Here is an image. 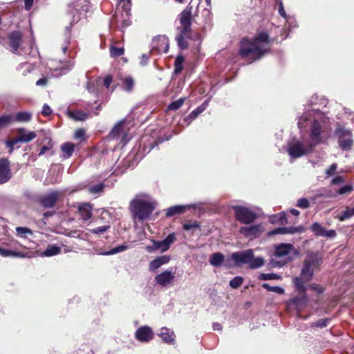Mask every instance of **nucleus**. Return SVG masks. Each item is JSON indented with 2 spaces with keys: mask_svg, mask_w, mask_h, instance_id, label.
<instances>
[{
  "mask_svg": "<svg viewBox=\"0 0 354 354\" xmlns=\"http://www.w3.org/2000/svg\"><path fill=\"white\" fill-rule=\"evenodd\" d=\"M153 250H160L162 252H164L168 250V248L165 243L164 240L162 241H153Z\"/></svg>",
  "mask_w": 354,
  "mask_h": 354,
  "instance_id": "45",
  "label": "nucleus"
},
{
  "mask_svg": "<svg viewBox=\"0 0 354 354\" xmlns=\"http://www.w3.org/2000/svg\"><path fill=\"white\" fill-rule=\"evenodd\" d=\"M32 113L28 111H19L15 115H12L13 122H28L32 119Z\"/></svg>",
  "mask_w": 354,
  "mask_h": 354,
  "instance_id": "28",
  "label": "nucleus"
},
{
  "mask_svg": "<svg viewBox=\"0 0 354 354\" xmlns=\"http://www.w3.org/2000/svg\"><path fill=\"white\" fill-rule=\"evenodd\" d=\"M321 263L322 259L317 256H313L309 259H305L303 263L300 276L293 278L292 281L295 288L296 290L301 294V299H307V287L305 286V283L312 280L315 270L319 269ZM299 300V298L295 297L292 299V302L297 304Z\"/></svg>",
  "mask_w": 354,
  "mask_h": 354,
  "instance_id": "3",
  "label": "nucleus"
},
{
  "mask_svg": "<svg viewBox=\"0 0 354 354\" xmlns=\"http://www.w3.org/2000/svg\"><path fill=\"white\" fill-rule=\"evenodd\" d=\"M12 177L10 161L8 158H0V184L7 183Z\"/></svg>",
  "mask_w": 354,
  "mask_h": 354,
  "instance_id": "14",
  "label": "nucleus"
},
{
  "mask_svg": "<svg viewBox=\"0 0 354 354\" xmlns=\"http://www.w3.org/2000/svg\"><path fill=\"white\" fill-rule=\"evenodd\" d=\"M74 149L75 145L70 142H64L61 147L62 151L64 153L68 158L72 156L74 152Z\"/></svg>",
  "mask_w": 354,
  "mask_h": 354,
  "instance_id": "34",
  "label": "nucleus"
},
{
  "mask_svg": "<svg viewBox=\"0 0 354 354\" xmlns=\"http://www.w3.org/2000/svg\"><path fill=\"white\" fill-rule=\"evenodd\" d=\"M176 240V234L175 233L169 234L165 239V243L166 244L168 250L169 249L171 245Z\"/></svg>",
  "mask_w": 354,
  "mask_h": 354,
  "instance_id": "53",
  "label": "nucleus"
},
{
  "mask_svg": "<svg viewBox=\"0 0 354 354\" xmlns=\"http://www.w3.org/2000/svg\"><path fill=\"white\" fill-rule=\"evenodd\" d=\"M337 169V164L336 163H333L332 164L329 168H328L326 171V174L329 176H331L333 174V173L335 171V170Z\"/></svg>",
  "mask_w": 354,
  "mask_h": 354,
  "instance_id": "63",
  "label": "nucleus"
},
{
  "mask_svg": "<svg viewBox=\"0 0 354 354\" xmlns=\"http://www.w3.org/2000/svg\"><path fill=\"white\" fill-rule=\"evenodd\" d=\"M264 259L261 257H254V252H252V258L250 262H249V266L251 269H257L264 265Z\"/></svg>",
  "mask_w": 354,
  "mask_h": 354,
  "instance_id": "33",
  "label": "nucleus"
},
{
  "mask_svg": "<svg viewBox=\"0 0 354 354\" xmlns=\"http://www.w3.org/2000/svg\"><path fill=\"white\" fill-rule=\"evenodd\" d=\"M308 288L314 291H316L318 293H322L324 291V289L320 285L315 283L310 284L308 286Z\"/></svg>",
  "mask_w": 354,
  "mask_h": 354,
  "instance_id": "59",
  "label": "nucleus"
},
{
  "mask_svg": "<svg viewBox=\"0 0 354 354\" xmlns=\"http://www.w3.org/2000/svg\"><path fill=\"white\" fill-rule=\"evenodd\" d=\"M92 205L87 203H82L77 207L78 214L84 221L89 220L92 217Z\"/></svg>",
  "mask_w": 354,
  "mask_h": 354,
  "instance_id": "21",
  "label": "nucleus"
},
{
  "mask_svg": "<svg viewBox=\"0 0 354 354\" xmlns=\"http://www.w3.org/2000/svg\"><path fill=\"white\" fill-rule=\"evenodd\" d=\"M272 223H279L281 225H286L288 223V218L284 212H280L277 215L273 216L270 218Z\"/></svg>",
  "mask_w": 354,
  "mask_h": 354,
  "instance_id": "30",
  "label": "nucleus"
},
{
  "mask_svg": "<svg viewBox=\"0 0 354 354\" xmlns=\"http://www.w3.org/2000/svg\"><path fill=\"white\" fill-rule=\"evenodd\" d=\"M225 260V256L221 252L213 253L209 259V263L214 267H220L223 265Z\"/></svg>",
  "mask_w": 354,
  "mask_h": 354,
  "instance_id": "27",
  "label": "nucleus"
},
{
  "mask_svg": "<svg viewBox=\"0 0 354 354\" xmlns=\"http://www.w3.org/2000/svg\"><path fill=\"white\" fill-rule=\"evenodd\" d=\"M174 274L169 270H165L155 277V281L161 286H166L174 279Z\"/></svg>",
  "mask_w": 354,
  "mask_h": 354,
  "instance_id": "18",
  "label": "nucleus"
},
{
  "mask_svg": "<svg viewBox=\"0 0 354 354\" xmlns=\"http://www.w3.org/2000/svg\"><path fill=\"white\" fill-rule=\"evenodd\" d=\"M161 43V45L156 44L153 46V48L156 49L158 53H167L169 50L168 39L165 36H158L153 40V43Z\"/></svg>",
  "mask_w": 354,
  "mask_h": 354,
  "instance_id": "23",
  "label": "nucleus"
},
{
  "mask_svg": "<svg viewBox=\"0 0 354 354\" xmlns=\"http://www.w3.org/2000/svg\"><path fill=\"white\" fill-rule=\"evenodd\" d=\"M62 196V192L58 190H51L46 194L39 196L37 203L44 209H51L55 207Z\"/></svg>",
  "mask_w": 354,
  "mask_h": 354,
  "instance_id": "10",
  "label": "nucleus"
},
{
  "mask_svg": "<svg viewBox=\"0 0 354 354\" xmlns=\"http://www.w3.org/2000/svg\"><path fill=\"white\" fill-rule=\"evenodd\" d=\"M279 4V14L283 18H287L286 11L284 10L283 4L281 0H276Z\"/></svg>",
  "mask_w": 354,
  "mask_h": 354,
  "instance_id": "58",
  "label": "nucleus"
},
{
  "mask_svg": "<svg viewBox=\"0 0 354 354\" xmlns=\"http://www.w3.org/2000/svg\"><path fill=\"white\" fill-rule=\"evenodd\" d=\"M13 122L12 115H0V127H6Z\"/></svg>",
  "mask_w": 354,
  "mask_h": 354,
  "instance_id": "46",
  "label": "nucleus"
},
{
  "mask_svg": "<svg viewBox=\"0 0 354 354\" xmlns=\"http://www.w3.org/2000/svg\"><path fill=\"white\" fill-rule=\"evenodd\" d=\"M271 41L266 31L258 33L252 39L244 37L241 40L239 54L251 61L261 59L270 48Z\"/></svg>",
  "mask_w": 354,
  "mask_h": 354,
  "instance_id": "1",
  "label": "nucleus"
},
{
  "mask_svg": "<svg viewBox=\"0 0 354 354\" xmlns=\"http://www.w3.org/2000/svg\"><path fill=\"white\" fill-rule=\"evenodd\" d=\"M189 205H177L171 206L164 209V211L165 212L166 217L169 218L172 217L175 215L182 214L186 211V209H189Z\"/></svg>",
  "mask_w": 354,
  "mask_h": 354,
  "instance_id": "22",
  "label": "nucleus"
},
{
  "mask_svg": "<svg viewBox=\"0 0 354 354\" xmlns=\"http://www.w3.org/2000/svg\"><path fill=\"white\" fill-rule=\"evenodd\" d=\"M352 216L353 215L351 214L350 208L348 207H346V209L344 211L339 212L335 216V218H338L339 221H344Z\"/></svg>",
  "mask_w": 354,
  "mask_h": 354,
  "instance_id": "38",
  "label": "nucleus"
},
{
  "mask_svg": "<svg viewBox=\"0 0 354 354\" xmlns=\"http://www.w3.org/2000/svg\"><path fill=\"white\" fill-rule=\"evenodd\" d=\"M17 136L15 138L18 142L28 143L37 137V133L34 131H27L25 128H18L17 129Z\"/></svg>",
  "mask_w": 354,
  "mask_h": 354,
  "instance_id": "17",
  "label": "nucleus"
},
{
  "mask_svg": "<svg viewBox=\"0 0 354 354\" xmlns=\"http://www.w3.org/2000/svg\"><path fill=\"white\" fill-rule=\"evenodd\" d=\"M18 143L17 140H16V138H13V139H10V140H8L6 142V145L7 146V147L9 148V153H11L14 149H15V145Z\"/></svg>",
  "mask_w": 354,
  "mask_h": 354,
  "instance_id": "56",
  "label": "nucleus"
},
{
  "mask_svg": "<svg viewBox=\"0 0 354 354\" xmlns=\"http://www.w3.org/2000/svg\"><path fill=\"white\" fill-rule=\"evenodd\" d=\"M113 20L121 30H124L131 24L130 15L128 14H124L123 12H120L119 11L115 12L113 16Z\"/></svg>",
  "mask_w": 354,
  "mask_h": 354,
  "instance_id": "16",
  "label": "nucleus"
},
{
  "mask_svg": "<svg viewBox=\"0 0 354 354\" xmlns=\"http://www.w3.org/2000/svg\"><path fill=\"white\" fill-rule=\"evenodd\" d=\"M338 139V145L343 151H348L353 145L351 131L338 125L334 132Z\"/></svg>",
  "mask_w": 354,
  "mask_h": 354,
  "instance_id": "6",
  "label": "nucleus"
},
{
  "mask_svg": "<svg viewBox=\"0 0 354 354\" xmlns=\"http://www.w3.org/2000/svg\"><path fill=\"white\" fill-rule=\"evenodd\" d=\"M185 97H180L178 100L170 103L167 106V109L170 110V111L178 110L183 106V104L185 102Z\"/></svg>",
  "mask_w": 354,
  "mask_h": 354,
  "instance_id": "39",
  "label": "nucleus"
},
{
  "mask_svg": "<svg viewBox=\"0 0 354 354\" xmlns=\"http://www.w3.org/2000/svg\"><path fill=\"white\" fill-rule=\"evenodd\" d=\"M123 84L125 91L130 92L134 86V80L131 77L128 76L124 80Z\"/></svg>",
  "mask_w": 354,
  "mask_h": 354,
  "instance_id": "44",
  "label": "nucleus"
},
{
  "mask_svg": "<svg viewBox=\"0 0 354 354\" xmlns=\"http://www.w3.org/2000/svg\"><path fill=\"white\" fill-rule=\"evenodd\" d=\"M324 132V131L321 123L318 120H315L312 124L310 133L311 142L308 143L310 145H313V149L316 145L322 142V133Z\"/></svg>",
  "mask_w": 354,
  "mask_h": 354,
  "instance_id": "12",
  "label": "nucleus"
},
{
  "mask_svg": "<svg viewBox=\"0 0 354 354\" xmlns=\"http://www.w3.org/2000/svg\"><path fill=\"white\" fill-rule=\"evenodd\" d=\"M16 232H17V235H19L20 236H23L27 234H32V230L30 229H29L28 227H17L16 228Z\"/></svg>",
  "mask_w": 354,
  "mask_h": 354,
  "instance_id": "52",
  "label": "nucleus"
},
{
  "mask_svg": "<svg viewBox=\"0 0 354 354\" xmlns=\"http://www.w3.org/2000/svg\"><path fill=\"white\" fill-rule=\"evenodd\" d=\"M293 245L290 243H281L275 247L274 252L270 260V264L272 267H282L288 263L291 259L286 258L293 249Z\"/></svg>",
  "mask_w": 354,
  "mask_h": 354,
  "instance_id": "5",
  "label": "nucleus"
},
{
  "mask_svg": "<svg viewBox=\"0 0 354 354\" xmlns=\"http://www.w3.org/2000/svg\"><path fill=\"white\" fill-rule=\"evenodd\" d=\"M185 57L182 55H179L176 57L174 62V73L178 75L180 74L183 70V63Z\"/></svg>",
  "mask_w": 354,
  "mask_h": 354,
  "instance_id": "31",
  "label": "nucleus"
},
{
  "mask_svg": "<svg viewBox=\"0 0 354 354\" xmlns=\"http://www.w3.org/2000/svg\"><path fill=\"white\" fill-rule=\"evenodd\" d=\"M48 79L46 76H44V77L40 78L36 82L37 86H46L48 83Z\"/></svg>",
  "mask_w": 354,
  "mask_h": 354,
  "instance_id": "64",
  "label": "nucleus"
},
{
  "mask_svg": "<svg viewBox=\"0 0 354 354\" xmlns=\"http://www.w3.org/2000/svg\"><path fill=\"white\" fill-rule=\"evenodd\" d=\"M41 113L44 116H49L52 114V109L48 104H45L42 107Z\"/></svg>",
  "mask_w": 354,
  "mask_h": 354,
  "instance_id": "61",
  "label": "nucleus"
},
{
  "mask_svg": "<svg viewBox=\"0 0 354 354\" xmlns=\"http://www.w3.org/2000/svg\"><path fill=\"white\" fill-rule=\"evenodd\" d=\"M22 37L23 34L19 30H15L9 34V44L13 53H15L18 51L21 44H22Z\"/></svg>",
  "mask_w": 354,
  "mask_h": 354,
  "instance_id": "15",
  "label": "nucleus"
},
{
  "mask_svg": "<svg viewBox=\"0 0 354 354\" xmlns=\"http://www.w3.org/2000/svg\"><path fill=\"white\" fill-rule=\"evenodd\" d=\"M337 235L336 231L335 230H327L326 228L324 232V234L322 236L327 238H334Z\"/></svg>",
  "mask_w": 354,
  "mask_h": 354,
  "instance_id": "60",
  "label": "nucleus"
},
{
  "mask_svg": "<svg viewBox=\"0 0 354 354\" xmlns=\"http://www.w3.org/2000/svg\"><path fill=\"white\" fill-rule=\"evenodd\" d=\"M109 228H110V225H103V226L97 227L91 230V232L94 234H104Z\"/></svg>",
  "mask_w": 354,
  "mask_h": 354,
  "instance_id": "51",
  "label": "nucleus"
},
{
  "mask_svg": "<svg viewBox=\"0 0 354 354\" xmlns=\"http://www.w3.org/2000/svg\"><path fill=\"white\" fill-rule=\"evenodd\" d=\"M124 53L123 47H117L111 45L110 47V55L112 57L117 58L122 55Z\"/></svg>",
  "mask_w": 354,
  "mask_h": 354,
  "instance_id": "36",
  "label": "nucleus"
},
{
  "mask_svg": "<svg viewBox=\"0 0 354 354\" xmlns=\"http://www.w3.org/2000/svg\"><path fill=\"white\" fill-rule=\"evenodd\" d=\"M313 150V145H310L308 143L306 145H304L300 141H295L289 144L287 151L291 158H298L311 153Z\"/></svg>",
  "mask_w": 354,
  "mask_h": 354,
  "instance_id": "9",
  "label": "nucleus"
},
{
  "mask_svg": "<svg viewBox=\"0 0 354 354\" xmlns=\"http://www.w3.org/2000/svg\"><path fill=\"white\" fill-rule=\"evenodd\" d=\"M113 82V78H112V76L110 75H106L104 78V80H103V84H104V86L106 87V88H109L111 85V84Z\"/></svg>",
  "mask_w": 354,
  "mask_h": 354,
  "instance_id": "62",
  "label": "nucleus"
},
{
  "mask_svg": "<svg viewBox=\"0 0 354 354\" xmlns=\"http://www.w3.org/2000/svg\"><path fill=\"white\" fill-rule=\"evenodd\" d=\"M131 1H127L124 3L122 6V12L124 14H128L131 15Z\"/></svg>",
  "mask_w": 354,
  "mask_h": 354,
  "instance_id": "57",
  "label": "nucleus"
},
{
  "mask_svg": "<svg viewBox=\"0 0 354 354\" xmlns=\"http://www.w3.org/2000/svg\"><path fill=\"white\" fill-rule=\"evenodd\" d=\"M159 336L166 344H172L175 342L174 332L167 328H162Z\"/></svg>",
  "mask_w": 354,
  "mask_h": 354,
  "instance_id": "24",
  "label": "nucleus"
},
{
  "mask_svg": "<svg viewBox=\"0 0 354 354\" xmlns=\"http://www.w3.org/2000/svg\"><path fill=\"white\" fill-rule=\"evenodd\" d=\"M239 232L246 237L254 236L260 232V225H253L249 227H241Z\"/></svg>",
  "mask_w": 354,
  "mask_h": 354,
  "instance_id": "25",
  "label": "nucleus"
},
{
  "mask_svg": "<svg viewBox=\"0 0 354 354\" xmlns=\"http://www.w3.org/2000/svg\"><path fill=\"white\" fill-rule=\"evenodd\" d=\"M232 209L236 219L243 224H250L257 218V214L246 207L235 205Z\"/></svg>",
  "mask_w": 354,
  "mask_h": 354,
  "instance_id": "8",
  "label": "nucleus"
},
{
  "mask_svg": "<svg viewBox=\"0 0 354 354\" xmlns=\"http://www.w3.org/2000/svg\"><path fill=\"white\" fill-rule=\"evenodd\" d=\"M155 209L150 202L143 200H134L131 203V210L134 218L144 221L149 218Z\"/></svg>",
  "mask_w": 354,
  "mask_h": 354,
  "instance_id": "4",
  "label": "nucleus"
},
{
  "mask_svg": "<svg viewBox=\"0 0 354 354\" xmlns=\"http://www.w3.org/2000/svg\"><path fill=\"white\" fill-rule=\"evenodd\" d=\"M171 260L169 255H162L155 258L149 263V269L150 271L154 272L162 265L168 263Z\"/></svg>",
  "mask_w": 354,
  "mask_h": 354,
  "instance_id": "19",
  "label": "nucleus"
},
{
  "mask_svg": "<svg viewBox=\"0 0 354 354\" xmlns=\"http://www.w3.org/2000/svg\"><path fill=\"white\" fill-rule=\"evenodd\" d=\"M311 230L314 232L317 236H322L325 227L317 222L313 223L310 227Z\"/></svg>",
  "mask_w": 354,
  "mask_h": 354,
  "instance_id": "35",
  "label": "nucleus"
},
{
  "mask_svg": "<svg viewBox=\"0 0 354 354\" xmlns=\"http://www.w3.org/2000/svg\"><path fill=\"white\" fill-rule=\"evenodd\" d=\"M104 187V184L101 183L89 187L88 191L91 194L100 193L103 192Z\"/></svg>",
  "mask_w": 354,
  "mask_h": 354,
  "instance_id": "48",
  "label": "nucleus"
},
{
  "mask_svg": "<svg viewBox=\"0 0 354 354\" xmlns=\"http://www.w3.org/2000/svg\"><path fill=\"white\" fill-rule=\"evenodd\" d=\"M125 124V120H122L119 121L112 129L111 132L109 133V138L111 139L118 138L124 131V127Z\"/></svg>",
  "mask_w": 354,
  "mask_h": 354,
  "instance_id": "26",
  "label": "nucleus"
},
{
  "mask_svg": "<svg viewBox=\"0 0 354 354\" xmlns=\"http://www.w3.org/2000/svg\"><path fill=\"white\" fill-rule=\"evenodd\" d=\"M61 252V248L56 245H50L47 247L43 254L46 257H52Z\"/></svg>",
  "mask_w": 354,
  "mask_h": 354,
  "instance_id": "32",
  "label": "nucleus"
},
{
  "mask_svg": "<svg viewBox=\"0 0 354 354\" xmlns=\"http://www.w3.org/2000/svg\"><path fill=\"white\" fill-rule=\"evenodd\" d=\"M192 6L190 3L178 15L180 26L176 28L178 34L175 37L177 45L181 50H187L189 46L188 39L194 41L202 42L201 35L192 29L194 17L192 16Z\"/></svg>",
  "mask_w": 354,
  "mask_h": 354,
  "instance_id": "2",
  "label": "nucleus"
},
{
  "mask_svg": "<svg viewBox=\"0 0 354 354\" xmlns=\"http://www.w3.org/2000/svg\"><path fill=\"white\" fill-rule=\"evenodd\" d=\"M127 248H128L127 245H118L117 247H115V248H112L109 252H107L106 254H109V255L114 254H116V253H118V252H123V251L126 250Z\"/></svg>",
  "mask_w": 354,
  "mask_h": 354,
  "instance_id": "49",
  "label": "nucleus"
},
{
  "mask_svg": "<svg viewBox=\"0 0 354 354\" xmlns=\"http://www.w3.org/2000/svg\"><path fill=\"white\" fill-rule=\"evenodd\" d=\"M68 115L70 118H73L77 121H84L86 120L89 115L83 111L77 110L75 111H69Z\"/></svg>",
  "mask_w": 354,
  "mask_h": 354,
  "instance_id": "29",
  "label": "nucleus"
},
{
  "mask_svg": "<svg viewBox=\"0 0 354 354\" xmlns=\"http://www.w3.org/2000/svg\"><path fill=\"white\" fill-rule=\"evenodd\" d=\"M23 75H27L34 71V66L28 63L21 64L18 68Z\"/></svg>",
  "mask_w": 354,
  "mask_h": 354,
  "instance_id": "37",
  "label": "nucleus"
},
{
  "mask_svg": "<svg viewBox=\"0 0 354 354\" xmlns=\"http://www.w3.org/2000/svg\"><path fill=\"white\" fill-rule=\"evenodd\" d=\"M258 279L259 280H274L280 279L281 277L276 273H261L259 274Z\"/></svg>",
  "mask_w": 354,
  "mask_h": 354,
  "instance_id": "42",
  "label": "nucleus"
},
{
  "mask_svg": "<svg viewBox=\"0 0 354 354\" xmlns=\"http://www.w3.org/2000/svg\"><path fill=\"white\" fill-rule=\"evenodd\" d=\"M262 287L268 291L276 292L279 295L284 293V289L280 286H271L270 284L264 283L262 284Z\"/></svg>",
  "mask_w": 354,
  "mask_h": 354,
  "instance_id": "40",
  "label": "nucleus"
},
{
  "mask_svg": "<svg viewBox=\"0 0 354 354\" xmlns=\"http://www.w3.org/2000/svg\"><path fill=\"white\" fill-rule=\"evenodd\" d=\"M3 245L10 247L12 249H4L2 248L1 256L4 257L26 258L30 257V252H26L24 248L15 241L8 243H3Z\"/></svg>",
  "mask_w": 354,
  "mask_h": 354,
  "instance_id": "7",
  "label": "nucleus"
},
{
  "mask_svg": "<svg viewBox=\"0 0 354 354\" xmlns=\"http://www.w3.org/2000/svg\"><path fill=\"white\" fill-rule=\"evenodd\" d=\"M201 223L200 222L195 221H189L186 223L183 224V229L185 231H189L191 230L200 229Z\"/></svg>",
  "mask_w": 354,
  "mask_h": 354,
  "instance_id": "41",
  "label": "nucleus"
},
{
  "mask_svg": "<svg viewBox=\"0 0 354 354\" xmlns=\"http://www.w3.org/2000/svg\"><path fill=\"white\" fill-rule=\"evenodd\" d=\"M302 227H277L268 232L269 236H273L276 234H295L297 232H301Z\"/></svg>",
  "mask_w": 354,
  "mask_h": 354,
  "instance_id": "20",
  "label": "nucleus"
},
{
  "mask_svg": "<svg viewBox=\"0 0 354 354\" xmlns=\"http://www.w3.org/2000/svg\"><path fill=\"white\" fill-rule=\"evenodd\" d=\"M243 282V277H240V276H237V277H235L234 278H233L230 281V286L232 288L236 289L242 285Z\"/></svg>",
  "mask_w": 354,
  "mask_h": 354,
  "instance_id": "47",
  "label": "nucleus"
},
{
  "mask_svg": "<svg viewBox=\"0 0 354 354\" xmlns=\"http://www.w3.org/2000/svg\"><path fill=\"white\" fill-rule=\"evenodd\" d=\"M252 258V250L248 249L244 251L233 252L231 260L234 261V266L239 267L243 264H248Z\"/></svg>",
  "mask_w": 354,
  "mask_h": 354,
  "instance_id": "11",
  "label": "nucleus"
},
{
  "mask_svg": "<svg viewBox=\"0 0 354 354\" xmlns=\"http://www.w3.org/2000/svg\"><path fill=\"white\" fill-rule=\"evenodd\" d=\"M297 206L301 209H307L310 207V202L306 198H301L297 201Z\"/></svg>",
  "mask_w": 354,
  "mask_h": 354,
  "instance_id": "50",
  "label": "nucleus"
},
{
  "mask_svg": "<svg viewBox=\"0 0 354 354\" xmlns=\"http://www.w3.org/2000/svg\"><path fill=\"white\" fill-rule=\"evenodd\" d=\"M74 137L81 140H85V130L82 128L77 129L75 132Z\"/></svg>",
  "mask_w": 354,
  "mask_h": 354,
  "instance_id": "55",
  "label": "nucleus"
},
{
  "mask_svg": "<svg viewBox=\"0 0 354 354\" xmlns=\"http://www.w3.org/2000/svg\"><path fill=\"white\" fill-rule=\"evenodd\" d=\"M135 337L140 342H148L153 339V333L151 327L142 326L136 330Z\"/></svg>",
  "mask_w": 354,
  "mask_h": 354,
  "instance_id": "13",
  "label": "nucleus"
},
{
  "mask_svg": "<svg viewBox=\"0 0 354 354\" xmlns=\"http://www.w3.org/2000/svg\"><path fill=\"white\" fill-rule=\"evenodd\" d=\"M330 321V318L321 319L317 322H313L311 324V327L312 328H324L328 326Z\"/></svg>",
  "mask_w": 354,
  "mask_h": 354,
  "instance_id": "43",
  "label": "nucleus"
},
{
  "mask_svg": "<svg viewBox=\"0 0 354 354\" xmlns=\"http://www.w3.org/2000/svg\"><path fill=\"white\" fill-rule=\"evenodd\" d=\"M353 187L351 185H344L339 189L337 193L340 195L350 193L353 191Z\"/></svg>",
  "mask_w": 354,
  "mask_h": 354,
  "instance_id": "54",
  "label": "nucleus"
}]
</instances>
